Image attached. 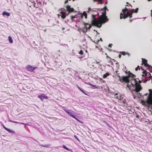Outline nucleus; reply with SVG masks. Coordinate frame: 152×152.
<instances>
[{"mask_svg": "<svg viewBox=\"0 0 152 152\" xmlns=\"http://www.w3.org/2000/svg\"><path fill=\"white\" fill-rule=\"evenodd\" d=\"M106 10H109L106 6H105L103 9H102L101 10H103V11L102 13V14L99 17L100 20H98L96 19L95 15H92V19L91 20V23L92 25L100 28L101 27L102 24L108 21L109 19L106 16Z\"/></svg>", "mask_w": 152, "mask_h": 152, "instance_id": "f257e3e1", "label": "nucleus"}, {"mask_svg": "<svg viewBox=\"0 0 152 152\" xmlns=\"http://www.w3.org/2000/svg\"><path fill=\"white\" fill-rule=\"evenodd\" d=\"M134 81L135 84H133L131 82L130 84H128L127 85V87L129 88V90L131 91L132 95L134 99L137 98H139L141 96V94L139 93L142 89L141 85L137 83V81L135 79Z\"/></svg>", "mask_w": 152, "mask_h": 152, "instance_id": "f03ea898", "label": "nucleus"}, {"mask_svg": "<svg viewBox=\"0 0 152 152\" xmlns=\"http://www.w3.org/2000/svg\"><path fill=\"white\" fill-rule=\"evenodd\" d=\"M67 10L63 11V10H60V13L61 14V17L63 19H64L66 18V15H68L69 14V12H73L74 11V9L72 8H71L70 6L68 5L66 7Z\"/></svg>", "mask_w": 152, "mask_h": 152, "instance_id": "7ed1b4c3", "label": "nucleus"}, {"mask_svg": "<svg viewBox=\"0 0 152 152\" xmlns=\"http://www.w3.org/2000/svg\"><path fill=\"white\" fill-rule=\"evenodd\" d=\"M129 10V9L125 8V9L122 10L123 13H121L120 14V18L122 19V18L125 19L128 17L129 16L130 18L132 17V14L129 13V12H127Z\"/></svg>", "mask_w": 152, "mask_h": 152, "instance_id": "20e7f679", "label": "nucleus"}, {"mask_svg": "<svg viewBox=\"0 0 152 152\" xmlns=\"http://www.w3.org/2000/svg\"><path fill=\"white\" fill-rule=\"evenodd\" d=\"M135 76L133 75L132 73H130L129 77H119L120 78L119 80L121 82H125L126 83H129L130 79L129 78L131 77L132 78L134 79Z\"/></svg>", "mask_w": 152, "mask_h": 152, "instance_id": "39448f33", "label": "nucleus"}, {"mask_svg": "<svg viewBox=\"0 0 152 152\" xmlns=\"http://www.w3.org/2000/svg\"><path fill=\"white\" fill-rule=\"evenodd\" d=\"M149 91L150 94L147 97L146 101L147 103L150 105V106L152 109V90L151 89H149Z\"/></svg>", "mask_w": 152, "mask_h": 152, "instance_id": "423d86ee", "label": "nucleus"}, {"mask_svg": "<svg viewBox=\"0 0 152 152\" xmlns=\"http://www.w3.org/2000/svg\"><path fill=\"white\" fill-rule=\"evenodd\" d=\"M63 109L65 111L66 113H67L69 115L71 116L72 117H73L74 114L75 113V112L73 111L69 110L68 109H66L65 108H63Z\"/></svg>", "mask_w": 152, "mask_h": 152, "instance_id": "0eeeda50", "label": "nucleus"}, {"mask_svg": "<svg viewBox=\"0 0 152 152\" xmlns=\"http://www.w3.org/2000/svg\"><path fill=\"white\" fill-rule=\"evenodd\" d=\"M143 74L141 75L142 77L145 79L146 78L151 77V74L149 72H147L146 70H145L142 72Z\"/></svg>", "mask_w": 152, "mask_h": 152, "instance_id": "6e6552de", "label": "nucleus"}, {"mask_svg": "<svg viewBox=\"0 0 152 152\" xmlns=\"http://www.w3.org/2000/svg\"><path fill=\"white\" fill-rule=\"evenodd\" d=\"M142 63L144 64V65L146 66H148V68L151 70H152V66L149 65L147 63V61L143 58H142Z\"/></svg>", "mask_w": 152, "mask_h": 152, "instance_id": "1a4fd4ad", "label": "nucleus"}, {"mask_svg": "<svg viewBox=\"0 0 152 152\" xmlns=\"http://www.w3.org/2000/svg\"><path fill=\"white\" fill-rule=\"evenodd\" d=\"M37 67H33L30 65L27 66L26 67V69L28 71L32 72Z\"/></svg>", "mask_w": 152, "mask_h": 152, "instance_id": "9d476101", "label": "nucleus"}, {"mask_svg": "<svg viewBox=\"0 0 152 152\" xmlns=\"http://www.w3.org/2000/svg\"><path fill=\"white\" fill-rule=\"evenodd\" d=\"M38 97L42 100L45 99H48V97L45 95L44 94L39 95L38 96Z\"/></svg>", "mask_w": 152, "mask_h": 152, "instance_id": "9b49d317", "label": "nucleus"}, {"mask_svg": "<svg viewBox=\"0 0 152 152\" xmlns=\"http://www.w3.org/2000/svg\"><path fill=\"white\" fill-rule=\"evenodd\" d=\"M2 15H6L8 17L10 16V13L4 11L3 12Z\"/></svg>", "mask_w": 152, "mask_h": 152, "instance_id": "f8f14e48", "label": "nucleus"}, {"mask_svg": "<svg viewBox=\"0 0 152 152\" xmlns=\"http://www.w3.org/2000/svg\"><path fill=\"white\" fill-rule=\"evenodd\" d=\"M84 16L86 18H87V14L86 12H84L81 15V17L82 18L83 17V16Z\"/></svg>", "mask_w": 152, "mask_h": 152, "instance_id": "ddd939ff", "label": "nucleus"}, {"mask_svg": "<svg viewBox=\"0 0 152 152\" xmlns=\"http://www.w3.org/2000/svg\"><path fill=\"white\" fill-rule=\"evenodd\" d=\"M8 39L9 42L10 43H12L13 42V41L12 37L10 36H9L8 37Z\"/></svg>", "mask_w": 152, "mask_h": 152, "instance_id": "4468645a", "label": "nucleus"}, {"mask_svg": "<svg viewBox=\"0 0 152 152\" xmlns=\"http://www.w3.org/2000/svg\"><path fill=\"white\" fill-rule=\"evenodd\" d=\"M9 121L10 122H13V123H17V124H25L24 123H19V122H16V121H12V120H9Z\"/></svg>", "mask_w": 152, "mask_h": 152, "instance_id": "2eb2a0df", "label": "nucleus"}, {"mask_svg": "<svg viewBox=\"0 0 152 152\" xmlns=\"http://www.w3.org/2000/svg\"><path fill=\"white\" fill-rule=\"evenodd\" d=\"M88 84L90 85L93 89L98 88V87H99L98 86L97 87H96L93 84Z\"/></svg>", "mask_w": 152, "mask_h": 152, "instance_id": "dca6fc26", "label": "nucleus"}, {"mask_svg": "<svg viewBox=\"0 0 152 152\" xmlns=\"http://www.w3.org/2000/svg\"><path fill=\"white\" fill-rule=\"evenodd\" d=\"M115 98L119 100H121L122 98L121 96L120 95H118V96H115Z\"/></svg>", "mask_w": 152, "mask_h": 152, "instance_id": "f3484780", "label": "nucleus"}, {"mask_svg": "<svg viewBox=\"0 0 152 152\" xmlns=\"http://www.w3.org/2000/svg\"><path fill=\"white\" fill-rule=\"evenodd\" d=\"M109 75V74L108 73H106L105 74H104L103 76V78H106L107 76Z\"/></svg>", "mask_w": 152, "mask_h": 152, "instance_id": "a211bd4d", "label": "nucleus"}, {"mask_svg": "<svg viewBox=\"0 0 152 152\" xmlns=\"http://www.w3.org/2000/svg\"><path fill=\"white\" fill-rule=\"evenodd\" d=\"M63 148H64L66 150H67V151H72V150L70 149H69L68 148H67V147H66V146H65V145H63Z\"/></svg>", "mask_w": 152, "mask_h": 152, "instance_id": "6ab92c4d", "label": "nucleus"}, {"mask_svg": "<svg viewBox=\"0 0 152 152\" xmlns=\"http://www.w3.org/2000/svg\"><path fill=\"white\" fill-rule=\"evenodd\" d=\"M127 12H129V13H132L135 12V10L134 9H132L131 10H129Z\"/></svg>", "mask_w": 152, "mask_h": 152, "instance_id": "aec40b11", "label": "nucleus"}, {"mask_svg": "<svg viewBox=\"0 0 152 152\" xmlns=\"http://www.w3.org/2000/svg\"><path fill=\"white\" fill-rule=\"evenodd\" d=\"M8 132H10V133H15V132H14L12 130H11L10 129L7 128V130H6Z\"/></svg>", "mask_w": 152, "mask_h": 152, "instance_id": "412c9836", "label": "nucleus"}, {"mask_svg": "<svg viewBox=\"0 0 152 152\" xmlns=\"http://www.w3.org/2000/svg\"><path fill=\"white\" fill-rule=\"evenodd\" d=\"M85 28H86V30H85L84 29H83L82 31L84 33H86L87 32V29H88V28H87L86 26H85Z\"/></svg>", "mask_w": 152, "mask_h": 152, "instance_id": "4be33fe9", "label": "nucleus"}, {"mask_svg": "<svg viewBox=\"0 0 152 152\" xmlns=\"http://www.w3.org/2000/svg\"><path fill=\"white\" fill-rule=\"evenodd\" d=\"M73 118H75L76 120H77V121H78L79 122H81L74 115L73 116V117H72Z\"/></svg>", "mask_w": 152, "mask_h": 152, "instance_id": "5701e85b", "label": "nucleus"}, {"mask_svg": "<svg viewBox=\"0 0 152 152\" xmlns=\"http://www.w3.org/2000/svg\"><path fill=\"white\" fill-rule=\"evenodd\" d=\"M120 53L122 54L123 55H125L126 54V53L125 52H120Z\"/></svg>", "mask_w": 152, "mask_h": 152, "instance_id": "b1692460", "label": "nucleus"}, {"mask_svg": "<svg viewBox=\"0 0 152 152\" xmlns=\"http://www.w3.org/2000/svg\"><path fill=\"white\" fill-rule=\"evenodd\" d=\"M79 53L81 55H82L83 54V52L82 51V50H81L80 51V52H79Z\"/></svg>", "mask_w": 152, "mask_h": 152, "instance_id": "393cba45", "label": "nucleus"}, {"mask_svg": "<svg viewBox=\"0 0 152 152\" xmlns=\"http://www.w3.org/2000/svg\"><path fill=\"white\" fill-rule=\"evenodd\" d=\"M142 78V77L141 78V79H142V80H139V82L140 83H141L142 81L143 80L145 79L144 78Z\"/></svg>", "mask_w": 152, "mask_h": 152, "instance_id": "a878e982", "label": "nucleus"}, {"mask_svg": "<svg viewBox=\"0 0 152 152\" xmlns=\"http://www.w3.org/2000/svg\"><path fill=\"white\" fill-rule=\"evenodd\" d=\"M139 9L138 8H136L135 9V12L136 13H137L138 12V10Z\"/></svg>", "mask_w": 152, "mask_h": 152, "instance_id": "bb28decb", "label": "nucleus"}, {"mask_svg": "<svg viewBox=\"0 0 152 152\" xmlns=\"http://www.w3.org/2000/svg\"><path fill=\"white\" fill-rule=\"evenodd\" d=\"M82 91L83 93L85 95H87V94L86 93L84 92V91L83 90H82V91Z\"/></svg>", "mask_w": 152, "mask_h": 152, "instance_id": "cd10ccee", "label": "nucleus"}, {"mask_svg": "<svg viewBox=\"0 0 152 152\" xmlns=\"http://www.w3.org/2000/svg\"><path fill=\"white\" fill-rule=\"evenodd\" d=\"M74 137H75V138L77 140H79V139L76 136V135H74Z\"/></svg>", "mask_w": 152, "mask_h": 152, "instance_id": "c85d7f7f", "label": "nucleus"}, {"mask_svg": "<svg viewBox=\"0 0 152 152\" xmlns=\"http://www.w3.org/2000/svg\"><path fill=\"white\" fill-rule=\"evenodd\" d=\"M93 1L94 2H95L98 1H102V0H93Z\"/></svg>", "mask_w": 152, "mask_h": 152, "instance_id": "c756f323", "label": "nucleus"}, {"mask_svg": "<svg viewBox=\"0 0 152 152\" xmlns=\"http://www.w3.org/2000/svg\"><path fill=\"white\" fill-rule=\"evenodd\" d=\"M71 18H71L72 19H73V18H75L76 17H75V16H72Z\"/></svg>", "mask_w": 152, "mask_h": 152, "instance_id": "7c9ffc66", "label": "nucleus"}, {"mask_svg": "<svg viewBox=\"0 0 152 152\" xmlns=\"http://www.w3.org/2000/svg\"><path fill=\"white\" fill-rule=\"evenodd\" d=\"M112 45V44H109L108 45V47H111Z\"/></svg>", "mask_w": 152, "mask_h": 152, "instance_id": "2f4dec72", "label": "nucleus"}, {"mask_svg": "<svg viewBox=\"0 0 152 152\" xmlns=\"http://www.w3.org/2000/svg\"><path fill=\"white\" fill-rule=\"evenodd\" d=\"M77 87L80 91H82V89L78 86H77Z\"/></svg>", "mask_w": 152, "mask_h": 152, "instance_id": "473e14b6", "label": "nucleus"}, {"mask_svg": "<svg viewBox=\"0 0 152 152\" xmlns=\"http://www.w3.org/2000/svg\"><path fill=\"white\" fill-rule=\"evenodd\" d=\"M41 146H43V147H47V145H41Z\"/></svg>", "mask_w": 152, "mask_h": 152, "instance_id": "72a5a7b5", "label": "nucleus"}, {"mask_svg": "<svg viewBox=\"0 0 152 152\" xmlns=\"http://www.w3.org/2000/svg\"><path fill=\"white\" fill-rule=\"evenodd\" d=\"M89 27H88V29H89L91 28V25H90L89 24Z\"/></svg>", "mask_w": 152, "mask_h": 152, "instance_id": "f704fd0d", "label": "nucleus"}, {"mask_svg": "<svg viewBox=\"0 0 152 152\" xmlns=\"http://www.w3.org/2000/svg\"><path fill=\"white\" fill-rule=\"evenodd\" d=\"M3 127L4 128V129H6V130H7V128L6 127H5L4 125H3Z\"/></svg>", "mask_w": 152, "mask_h": 152, "instance_id": "c9c22d12", "label": "nucleus"}, {"mask_svg": "<svg viewBox=\"0 0 152 152\" xmlns=\"http://www.w3.org/2000/svg\"><path fill=\"white\" fill-rule=\"evenodd\" d=\"M139 67V66H138L135 68V69L136 71L137 70L138 68Z\"/></svg>", "mask_w": 152, "mask_h": 152, "instance_id": "e433bc0d", "label": "nucleus"}, {"mask_svg": "<svg viewBox=\"0 0 152 152\" xmlns=\"http://www.w3.org/2000/svg\"><path fill=\"white\" fill-rule=\"evenodd\" d=\"M115 96H117L118 95V94L117 93H115L114 94Z\"/></svg>", "mask_w": 152, "mask_h": 152, "instance_id": "4c0bfd02", "label": "nucleus"}, {"mask_svg": "<svg viewBox=\"0 0 152 152\" xmlns=\"http://www.w3.org/2000/svg\"><path fill=\"white\" fill-rule=\"evenodd\" d=\"M123 102L124 103H125L126 102V100L125 99H124V100L123 101Z\"/></svg>", "mask_w": 152, "mask_h": 152, "instance_id": "58836bf2", "label": "nucleus"}, {"mask_svg": "<svg viewBox=\"0 0 152 152\" xmlns=\"http://www.w3.org/2000/svg\"><path fill=\"white\" fill-rule=\"evenodd\" d=\"M100 40V41H102V39L101 38H100V40H98V42H99Z\"/></svg>", "mask_w": 152, "mask_h": 152, "instance_id": "ea45409f", "label": "nucleus"}, {"mask_svg": "<svg viewBox=\"0 0 152 152\" xmlns=\"http://www.w3.org/2000/svg\"><path fill=\"white\" fill-rule=\"evenodd\" d=\"M68 2V0H66V1H65V4H66Z\"/></svg>", "mask_w": 152, "mask_h": 152, "instance_id": "a19ab883", "label": "nucleus"}, {"mask_svg": "<svg viewBox=\"0 0 152 152\" xmlns=\"http://www.w3.org/2000/svg\"><path fill=\"white\" fill-rule=\"evenodd\" d=\"M118 56L119 58H120L121 56V54H119Z\"/></svg>", "mask_w": 152, "mask_h": 152, "instance_id": "79ce46f5", "label": "nucleus"}, {"mask_svg": "<svg viewBox=\"0 0 152 152\" xmlns=\"http://www.w3.org/2000/svg\"><path fill=\"white\" fill-rule=\"evenodd\" d=\"M84 25H85V26H86V25H89V24L88 23H84Z\"/></svg>", "mask_w": 152, "mask_h": 152, "instance_id": "37998d69", "label": "nucleus"}, {"mask_svg": "<svg viewBox=\"0 0 152 152\" xmlns=\"http://www.w3.org/2000/svg\"><path fill=\"white\" fill-rule=\"evenodd\" d=\"M78 31H81V29L80 28H79V29H78Z\"/></svg>", "mask_w": 152, "mask_h": 152, "instance_id": "c03bdc74", "label": "nucleus"}, {"mask_svg": "<svg viewBox=\"0 0 152 152\" xmlns=\"http://www.w3.org/2000/svg\"><path fill=\"white\" fill-rule=\"evenodd\" d=\"M147 81V80H145L144 81L143 83H145Z\"/></svg>", "mask_w": 152, "mask_h": 152, "instance_id": "a18cd8bd", "label": "nucleus"}, {"mask_svg": "<svg viewBox=\"0 0 152 152\" xmlns=\"http://www.w3.org/2000/svg\"><path fill=\"white\" fill-rule=\"evenodd\" d=\"M108 49L110 51H112V50H111V49H109V48H108Z\"/></svg>", "mask_w": 152, "mask_h": 152, "instance_id": "49530a36", "label": "nucleus"}, {"mask_svg": "<svg viewBox=\"0 0 152 152\" xmlns=\"http://www.w3.org/2000/svg\"><path fill=\"white\" fill-rule=\"evenodd\" d=\"M132 20V19H131L130 20H129V21L130 22H131Z\"/></svg>", "mask_w": 152, "mask_h": 152, "instance_id": "de8ad7c7", "label": "nucleus"}, {"mask_svg": "<svg viewBox=\"0 0 152 152\" xmlns=\"http://www.w3.org/2000/svg\"><path fill=\"white\" fill-rule=\"evenodd\" d=\"M126 54H128L129 56H130V54L128 53H126Z\"/></svg>", "mask_w": 152, "mask_h": 152, "instance_id": "09e8293b", "label": "nucleus"}, {"mask_svg": "<svg viewBox=\"0 0 152 152\" xmlns=\"http://www.w3.org/2000/svg\"><path fill=\"white\" fill-rule=\"evenodd\" d=\"M96 63L97 64H99V62H96Z\"/></svg>", "mask_w": 152, "mask_h": 152, "instance_id": "8fccbe9b", "label": "nucleus"}, {"mask_svg": "<svg viewBox=\"0 0 152 152\" xmlns=\"http://www.w3.org/2000/svg\"><path fill=\"white\" fill-rule=\"evenodd\" d=\"M96 32L97 34H99V33H98L97 31H96Z\"/></svg>", "mask_w": 152, "mask_h": 152, "instance_id": "3c124183", "label": "nucleus"}, {"mask_svg": "<svg viewBox=\"0 0 152 152\" xmlns=\"http://www.w3.org/2000/svg\"><path fill=\"white\" fill-rule=\"evenodd\" d=\"M58 16H61V15H60V14H58Z\"/></svg>", "mask_w": 152, "mask_h": 152, "instance_id": "603ef678", "label": "nucleus"}, {"mask_svg": "<svg viewBox=\"0 0 152 152\" xmlns=\"http://www.w3.org/2000/svg\"><path fill=\"white\" fill-rule=\"evenodd\" d=\"M64 29V28H62V30H63Z\"/></svg>", "mask_w": 152, "mask_h": 152, "instance_id": "864d4df0", "label": "nucleus"}, {"mask_svg": "<svg viewBox=\"0 0 152 152\" xmlns=\"http://www.w3.org/2000/svg\"><path fill=\"white\" fill-rule=\"evenodd\" d=\"M99 66H102V65H101V64H100V65H99Z\"/></svg>", "mask_w": 152, "mask_h": 152, "instance_id": "5fc2aeb1", "label": "nucleus"}, {"mask_svg": "<svg viewBox=\"0 0 152 152\" xmlns=\"http://www.w3.org/2000/svg\"><path fill=\"white\" fill-rule=\"evenodd\" d=\"M148 95V94H145V95Z\"/></svg>", "mask_w": 152, "mask_h": 152, "instance_id": "6e6d98bb", "label": "nucleus"}, {"mask_svg": "<svg viewBox=\"0 0 152 152\" xmlns=\"http://www.w3.org/2000/svg\"><path fill=\"white\" fill-rule=\"evenodd\" d=\"M114 52H115L116 51L115 50H114L113 51Z\"/></svg>", "mask_w": 152, "mask_h": 152, "instance_id": "4d7b16f0", "label": "nucleus"}, {"mask_svg": "<svg viewBox=\"0 0 152 152\" xmlns=\"http://www.w3.org/2000/svg\"><path fill=\"white\" fill-rule=\"evenodd\" d=\"M144 19H145L146 18L145 17H144V18H143Z\"/></svg>", "mask_w": 152, "mask_h": 152, "instance_id": "13d9d810", "label": "nucleus"}, {"mask_svg": "<svg viewBox=\"0 0 152 152\" xmlns=\"http://www.w3.org/2000/svg\"><path fill=\"white\" fill-rule=\"evenodd\" d=\"M107 58H108V57H109V56H107Z\"/></svg>", "mask_w": 152, "mask_h": 152, "instance_id": "bf43d9fd", "label": "nucleus"}, {"mask_svg": "<svg viewBox=\"0 0 152 152\" xmlns=\"http://www.w3.org/2000/svg\"><path fill=\"white\" fill-rule=\"evenodd\" d=\"M116 64H117V66H118V63H116Z\"/></svg>", "mask_w": 152, "mask_h": 152, "instance_id": "052dcab7", "label": "nucleus"}, {"mask_svg": "<svg viewBox=\"0 0 152 152\" xmlns=\"http://www.w3.org/2000/svg\"><path fill=\"white\" fill-rule=\"evenodd\" d=\"M46 29H45V31H46Z\"/></svg>", "mask_w": 152, "mask_h": 152, "instance_id": "680f3d73", "label": "nucleus"}, {"mask_svg": "<svg viewBox=\"0 0 152 152\" xmlns=\"http://www.w3.org/2000/svg\"><path fill=\"white\" fill-rule=\"evenodd\" d=\"M96 31V30H94V31Z\"/></svg>", "mask_w": 152, "mask_h": 152, "instance_id": "e2e57ef3", "label": "nucleus"}, {"mask_svg": "<svg viewBox=\"0 0 152 152\" xmlns=\"http://www.w3.org/2000/svg\"><path fill=\"white\" fill-rule=\"evenodd\" d=\"M105 54L106 55H107V54L106 53H105Z\"/></svg>", "mask_w": 152, "mask_h": 152, "instance_id": "0e129e2a", "label": "nucleus"}, {"mask_svg": "<svg viewBox=\"0 0 152 152\" xmlns=\"http://www.w3.org/2000/svg\"><path fill=\"white\" fill-rule=\"evenodd\" d=\"M129 4L128 2H127V4Z\"/></svg>", "mask_w": 152, "mask_h": 152, "instance_id": "69168bd1", "label": "nucleus"}, {"mask_svg": "<svg viewBox=\"0 0 152 152\" xmlns=\"http://www.w3.org/2000/svg\"><path fill=\"white\" fill-rule=\"evenodd\" d=\"M82 58V57H80V58Z\"/></svg>", "mask_w": 152, "mask_h": 152, "instance_id": "338daca9", "label": "nucleus"}, {"mask_svg": "<svg viewBox=\"0 0 152 152\" xmlns=\"http://www.w3.org/2000/svg\"><path fill=\"white\" fill-rule=\"evenodd\" d=\"M97 15H98L99 14V13H97Z\"/></svg>", "mask_w": 152, "mask_h": 152, "instance_id": "774afa93", "label": "nucleus"}]
</instances>
